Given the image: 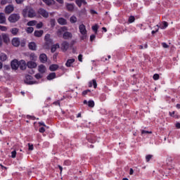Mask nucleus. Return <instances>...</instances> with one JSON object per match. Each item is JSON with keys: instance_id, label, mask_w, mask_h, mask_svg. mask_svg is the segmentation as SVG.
<instances>
[{"instance_id": "26", "label": "nucleus", "mask_w": 180, "mask_h": 180, "mask_svg": "<svg viewBox=\"0 0 180 180\" xmlns=\"http://www.w3.org/2000/svg\"><path fill=\"white\" fill-rule=\"evenodd\" d=\"M54 78H56V72L50 73L47 76V79H49V81H51V79H54Z\"/></svg>"}, {"instance_id": "27", "label": "nucleus", "mask_w": 180, "mask_h": 180, "mask_svg": "<svg viewBox=\"0 0 180 180\" xmlns=\"http://www.w3.org/2000/svg\"><path fill=\"white\" fill-rule=\"evenodd\" d=\"M43 30H39V31H35L34 32V36L36 37H41V36H43Z\"/></svg>"}, {"instance_id": "58", "label": "nucleus", "mask_w": 180, "mask_h": 180, "mask_svg": "<svg viewBox=\"0 0 180 180\" xmlns=\"http://www.w3.org/2000/svg\"><path fill=\"white\" fill-rule=\"evenodd\" d=\"M2 46V35H0V47Z\"/></svg>"}, {"instance_id": "20", "label": "nucleus", "mask_w": 180, "mask_h": 180, "mask_svg": "<svg viewBox=\"0 0 180 180\" xmlns=\"http://www.w3.org/2000/svg\"><path fill=\"white\" fill-rule=\"evenodd\" d=\"M58 23H59V25H67V20H65L64 18H59L58 19Z\"/></svg>"}, {"instance_id": "12", "label": "nucleus", "mask_w": 180, "mask_h": 180, "mask_svg": "<svg viewBox=\"0 0 180 180\" xmlns=\"http://www.w3.org/2000/svg\"><path fill=\"white\" fill-rule=\"evenodd\" d=\"M84 105H88L89 108H94L95 106V102L94 101H89L84 100L83 101Z\"/></svg>"}, {"instance_id": "19", "label": "nucleus", "mask_w": 180, "mask_h": 180, "mask_svg": "<svg viewBox=\"0 0 180 180\" xmlns=\"http://www.w3.org/2000/svg\"><path fill=\"white\" fill-rule=\"evenodd\" d=\"M42 1L48 6H51V5H54V4L56 3L54 0H42Z\"/></svg>"}, {"instance_id": "1", "label": "nucleus", "mask_w": 180, "mask_h": 180, "mask_svg": "<svg viewBox=\"0 0 180 180\" xmlns=\"http://www.w3.org/2000/svg\"><path fill=\"white\" fill-rule=\"evenodd\" d=\"M22 15L25 18H35L36 16V11L31 7H26L22 10Z\"/></svg>"}, {"instance_id": "53", "label": "nucleus", "mask_w": 180, "mask_h": 180, "mask_svg": "<svg viewBox=\"0 0 180 180\" xmlns=\"http://www.w3.org/2000/svg\"><path fill=\"white\" fill-rule=\"evenodd\" d=\"M35 78H37V79H40V78H41V75L39 73L35 75Z\"/></svg>"}, {"instance_id": "28", "label": "nucleus", "mask_w": 180, "mask_h": 180, "mask_svg": "<svg viewBox=\"0 0 180 180\" xmlns=\"http://www.w3.org/2000/svg\"><path fill=\"white\" fill-rule=\"evenodd\" d=\"M70 23H77L78 22V18L75 15H72L70 18Z\"/></svg>"}, {"instance_id": "17", "label": "nucleus", "mask_w": 180, "mask_h": 180, "mask_svg": "<svg viewBox=\"0 0 180 180\" xmlns=\"http://www.w3.org/2000/svg\"><path fill=\"white\" fill-rule=\"evenodd\" d=\"M1 40H3V41H4V43H9V36H8V34H3L1 35Z\"/></svg>"}, {"instance_id": "13", "label": "nucleus", "mask_w": 180, "mask_h": 180, "mask_svg": "<svg viewBox=\"0 0 180 180\" xmlns=\"http://www.w3.org/2000/svg\"><path fill=\"white\" fill-rule=\"evenodd\" d=\"M89 88H92V86H94V88L96 89V87L98 86V84L96 83V79H94L92 81H90L89 82Z\"/></svg>"}, {"instance_id": "31", "label": "nucleus", "mask_w": 180, "mask_h": 180, "mask_svg": "<svg viewBox=\"0 0 180 180\" xmlns=\"http://www.w3.org/2000/svg\"><path fill=\"white\" fill-rule=\"evenodd\" d=\"M11 33L13 34V36H16L18 33H19V29L14 27L11 30Z\"/></svg>"}, {"instance_id": "39", "label": "nucleus", "mask_w": 180, "mask_h": 180, "mask_svg": "<svg viewBox=\"0 0 180 180\" xmlns=\"http://www.w3.org/2000/svg\"><path fill=\"white\" fill-rule=\"evenodd\" d=\"M151 158H153V155H147L146 156V162H148Z\"/></svg>"}, {"instance_id": "3", "label": "nucleus", "mask_w": 180, "mask_h": 180, "mask_svg": "<svg viewBox=\"0 0 180 180\" xmlns=\"http://www.w3.org/2000/svg\"><path fill=\"white\" fill-rule=\"evenodd\" d=\"M19 19H20V15L16 13L11 14L8 17V20L11 22V23H16Z\"/></svg>"}, {"instance_id": "59", "label": "nucleus", "mask_w": 180, "mask_h": 180, "mask_svg": "<svg viewBox=\"0 0 180 180\" xmlns=\"http://www.w3.org/2000/svg\"><path fill=\"white\" fill-rule=\"evenodd\" d=\"M176 127L177 129H180V123H179V122H178V123L176 124Z\"/></svg>"}, {"instance_id": "48", "label": "nucleus", "mask_w": 180, "mask_h": 180, "mask_svg": "<svg viewBox=\"0 0 180 180\" xmlns=\"http://www.w3.org/2000/svg\"><path fill=\"white\" fill-rule=\"evenodd\" d=\"M45 40H46V41H49V40H50V34H46L45 35Z\"/></svg>"}, {"instance_id": "50", "label": "nucleus", "mask_w": 180, "mask_h": 180, "mask_svg": "<svg viewBox=\"0 0 180 180\" xmlns=\"http://www.w3.org/2000/svg\"><path fill=\"white\" fill-rule=\"evenodd\" d=\"M64 165H71V161H70V160H65V161L64 162Z\"/></svg>"}, {"instance_id": "44", "label": "nucleus", "mask_w": 180, "mask_h": 180, "mask_svg": "<svg viewBox=\"0 0 180 180\" xmlns=\"http://www.w3.org/2000/svg\"><path fill=\"white\" fill-rule=\"evenodd\" d=\"M43 27V22H40L37 24V29H41Z\"/></svg>"}, {"instance_id": "5", "label": "nucleus", "mask_w": 180, "mask_h": 180, "mask_svg": "<svg viewBox=\"0 0 180 180\" xmlns=\"http://www.w3.org/2000/svg\"><path fill=\"white\" fill-rule=\"evenodd\" d=\"M70 49V44L67 41H64L61 44V50L64 52L67 51Z\"/></svg>"}, {"instance_id": "45", "label": "nucleus", "mask_w": 180, "mask_h": 180, "mask_svg": "<svg viewBox=\"0 0 180 180\" xmlns=\"http://www.w3.org/2000/svg\"><path fill=\"white\" fill-rule=\"evenodd\" d=\"M11 158H16V150L11 152Z\"/></svg>"}, {"instance_id": "2", "label": "nucleus", "mask_w": 180, "mask_h": 180, "mask_svg": "<svg viewBox=\"0 0 180 180\" xmlns=\"http://www.w3.org/2000/svg\"><path fill=\"white\" fill-rule=\"evenodd\" d=\"M79 30L81 34H82V40H85L86 39V27L84 24L79 26Z\"/></svg>"}, {"instance_id": "9", "label": "nucleus", "mask_w": 180, "mask_h": 180, "mask_svg": "<svg viewBox=\"0 0 180 180\" xmlns=\"http://www.w3.org/2000/svg\"><path fill=\"white\" fill-rule=\"evenodd\" d=\"M11 68L12 70H17L19 68V62L18 60H13L11 61Z\"/></svg>"}, {"instance_id": "62", "label": "nucleus", "mask_w": 180, "mask_h": 180, "mask_svg": "<svg viewBox=\"0 0 180 180\" xmlns=\"http://www.w3.org/2000/svg\"><path fill=\"white\" fill-rule=\"evenodd\" d=\"M4 65L0 62V70H2Z\"/></svg>"}, {"instance_id": "29", "label": "nucleus", "mask_w": 180, "mask_h": 180, "mask_svg": "<svg viewBox=\"0 0 180 180\" xmlns=\"http://www.w3.org/2000/svg\"><path fill=\"white\" fill-rule=\"evenodd\" d=\"M57 49H60V44H58L53 45L51 47V51L52 53H54V52H56V50H57Z\"/></svg>"}, {"instance_id": "36", "label": "nucleus", "mask_w": 180, "mask_h": 180, "mask_svg": "<svg viewBox=\"0 0 180 180\" xmlns=\"http://www.w3.org/2000/svg\"><path fill=\"white\" fill-rule=\"evenodd\" d=\"M34 30V28H33V27H29L27 28L26 32L27 33H33Z\"/></svg>"}, {"instance_id": "34", "label": "nucleus", "mask_w": 180, "mask_h": 180, "mask_svg": "<svg viewBox=\"0 0 180 180\" xmlns=\"http://www.w3.org/2000/svg\"><path fill=\"white\" fill-rule=\"evenodd\" d=\"M167 27H168V22L164 21V22H162V25L160 26V29L164 30V29H167Z\"/></svg>"}, {"instance_id": "40", "label": "nucleus", "mask_w": 180, "mask_h": 180, "mask_svg": "<svg viewBox=\"0 0 180 180\" xmlns=\"http://www.w3.org/2000/svg\"><path fill=\"white\" fill-rule=\"evenodd\" d=\"M153 79L155 81H158V79H160V75L158 74H155L153 75Z\"/></svg>"}, {"instance_id": "35", "label": "nucleus", "mask_w": 180, "mask_h": 180, "mask_svg": "<svg viewBox=\"0 0 180 180\" xmlns=\"http://www.w3.org/2000/svg\"><path fill=\"white\" fill-rule=\"evenodd\" d=\"M134 20H136V18H134V16L131 15L129 18L128 22H129V23H133L134 22Z\"/></svg>"}, {"instance_id": "43", "label": "nucleus", "mask_w": 180, "mask_h": 180, "mask_svg": "<svg viewBox=\"0 0 180 180\" xmlns=\"http://www.w3.org/2000/svg\"><path fill=\"white\" fill-rule=\"evenodd\" d=\"M98 27H99L98 26V25H96L92 27V30H94V32H95V33H97Z\"/></svg>"}, {"instance_id": "11", "label": "nucleus", "mask_w": 180, "mask_h": 180, "mask_svg": "<svg viewBox=\"0 0 180 180\" xmlns=\"http://www.w3.org/2000/svg\"><path fill=\"white\" fill-rule=\"evenodd\" d=\"M18 67H20V70H26V67H27V65L26 64V62L25 60H20L18 63Z\"/></svg>"}, {"instance_id": "57", "label": "nucleus", "mask_w": 180, "mask_h": 180, "mask_svg": "<svg viewBox=\"0 0 180 180\" xmlns=\"http://www.w3.org/2000/svg\"><path fill=\"white\" fill-rule=\"evenodd\" d=\"M53 105L60 106V101H55V102H53Z\"/></svg>"}, {"instance_id": "49", "label": "nucleus", "mask_w": 180, "mask_h": 180, "mask_svg": "<svg viewBox=\"0 0 180 180\" xmlns=\"http://www.w3.org/2000/svg\"><path fill=\"white\" fill-rule=\"evenodd\" d=\"M28 149L30 150V151H32V150H33V148H34V147H33V145H32V144H30V143H28Z\"/></svg>"}, {"instance_id": "7", "label": "nucleus", "mask_w": 180, "mask_h": 180, "mask_svg": "<svg viewBox=\"0 0 180 180\" xmlns=\"http://www.w3.org/2000/svg\"><path fill=\"white\" fill-rule=\"evenodd\" d=\"M11 43L14 47H19L20 45V39H19V38H13Z\"/></svg>"}, {"instance_id": "16", "label": "nucleus", "mask_w": 180, "mask_h": 180, "mask_svg": "<svg viewBox=\"0 0 180 180\" xmlns=\"http://www.w3.org/2000/svg\"><path fill=\"white\" fill-rule=\"evenodd\" d=\"M41 63H46L47 61V55L42 53L39 56Z\"/></svg>"}, {"instance_id": "14", "label": "nucleus", "mask_w": 180, "mask_h": 180, "mask_svg": "<svg viewBox=\"0 0 180 180\" xmlns=\"http://www.w3.org/2000/svg\"><path fill=\"white\" fill-rule=\"evenodd\" d=\"M75 63V59L72 58V59H68L65 63L66 67H72V64Z\"/></svg>"}, {"instance_id": "42", "label": "nucleus", "mask_w": 180, "mask_h": 180, "mask_svg": "<svg viewBox=\"0 0 180 180\" xmlns=\"http://www.w3.org/2000/svg\"><path fill=\"white\" fill-rule=\"evenodd\" d=\"M153 131H146V130H142L141 131V134H151Z\"/></svg>"}, {"instance_id": "55", "label": "nucleus", "mask_w": 180, "mask_h": 180, "mask_svg": "<svg viewBox=\"0 0 180 180\" xmlns=\"http://www.w3.org/2000/svg\"><path fill=\"white\" fill-rule=\"evenodd\" d=\"M162 46L164 49H168V44H167V43H162Z\"/></svg>"}, {"instance_id": "22", "label": "nucleus", "mask_w": 180, "mask_h": 180, "mask_svg": "<svg viewBox=\"0 0 180 180\" xmlns=\"http://www.w3.org/2000/svg\"><path fill=\"white\" fill-rule=\"evenodd\" d=\"M38 71L41 72V74H44V72H46V66L44 65H40L38 67Z\"/></svg>"}, {"instance_id": "30", "label": "nucleus", "mask_w": 180, "mask_h": 180, "mask_svg": "<svg viewBox=\"0 0 180 180\" xmlns=\"http://www.w3.org/2000/svg\"><path fill=\"white\" fill-rule=\"evenodd\" d=\"M50 71H57L58 70V65H51L49 67Z\"/></svg>"}, {"instance_id": "21", "label": "nucleus", "mask_w": 180, "mask_h": 180, "mask_svg": "<svg viewBox=\"0 0 180 180\" xmlns=\"http://www.w3.org/2000/svg\"><path fill=\"white\" fill-rule=\"evenodd\" d=\"M66 8H67V10L69 12H72V11H74V4L67 3L66 4Z\"/></svg>"}, {"instance_id": "10", "label": "nucleus", "mask_w": 180, "mask_h": 180, "mask_svg": "<svg viewBox=\"0 0 180 180\" xmlns=\"http://www.w3.org/2000/svg\"><path fill=\"white\" fill-rule=\"evenodd\" d=\"M15 10V8L12 5H8L5 8V12L6 13H12L13 11Z\"/></svg>"}, {"instance_id": "15", "label": "nucleus", "mask_w": 180, "mask_h": 180, "mask_svg": "<svg viewBox=\"0 0 180 180\" xmlns=\"http://www.w3.org/2000/svg\"><path fill=\"white\" fill-rule=\"evenodd\" d=\"M27 66L28 68H36L37 67V64L35 62L30 61L27 63Z\"/></svg>"}, {"instance_id": "61", "label": "nucleus", "mask_w": 180, "mask_h": 180, "mask_svg": "<svg viewBox=\"0 0 180 180\" xmlns=\"http://www.w3.org/2000/svg\"><path fill=\"white\" fill-rule=\"evenodd\" d=\"M157 32H158V29H157L155 31L153 30L152 34H154V33H157Z\"/></svg>"}, {"instance_id": "37", "label": "nucleus", "mask_w": 180, "mask_h": 180, "mask_svg": "<svg viewBox=\"0 0 180 180\" xmlns=\"http://www.w3.org/2000/svg\"><path fill=\"white\" fill-rule=\"evenodd\" d=\"M88 94H91V90L87 89V90L83 91V92L82 93V95L83 96H85L88 95Z\"/></svg>"}, {"instance_id": "38", "label": "nucleus", "mask_w": 180, "mask_h": 180, "mask_svg": "<svg viewBox=\"0 0 180 180\" xmlns=\"http://www.w3.org/2000/svg\"><path fill=\"white\" fill-rule=\"evenodd\" d=\"M65 30H67V27H63L58 31V34H61V32H64Z\"/></svg>"}, {"instance_id": "51", "label": "nucleus", "mask_w": 180, "mask_h": 180, "mask_svg": "<svg viewBox=\"0 0 180 180\" xmlns=\"http://www.w3.org/2000/svg\"><path fill=\"white\" fill-rule=\"evenodd\" d=\"M39 133H44V131H46V129H44V127H41L39 129Z\"/></svg>"}, {"instance_id": "25", "label": "nucleus", "mask_w": 180, "mask_h": 180, "mask_svg": "<svg viewBox=\"0 0 180 180\" xmlns=\"http://www.w3.org/2000/svg\"><path fill=\"white\" fill-rule=\"evenodd\" d=\"M8 60V56L6 54L1 53L0 54V61H6Z\"/></svg>"}, {"instance_id": "24", "label": "nucleus", "mask_w": 180, "mask_h": 180, "mask_svg": "<svg viewBox=\"0 0 180 180\" xmlns=\"http://www.w3.org/2000/svg\"><path fill=\"white\" fill-rule=\"evenodd\" d=\"M28 47H29L30 50H33V51L36 50V49H37L36 43L30 42L28 44Z\"/></svg>"}, {"instance_id": "8", "label": "nucleus", "mask_w": 180, "mask_h": 180, "mask_svg": "<svg viewBox=\"0 0 180 180\" xmlns=\"http://www.w3.org/2000/svg\"><path fill=\"white\" fill-rule=\"evenodd\" d=\"M63 38L65 40H70V39H72V33L70 32H65L63 34Z\"/></svg>"}, {"instance_id": "33", "label": "nucleus", "mask_w": 180, "mask_h": 180, "mask_svg": "<svg viewBox=\"0 0 180 180\" xmlns=\"http://www.w3.org/2000/svg\"><path fill=\"white\" fill-rule=\"evenodd\" d=\"M30 58L32 61H36V60H37V56L34 53H31L30 55Z\"/></svg>"}, {"instance_id": "23", "label": "nucleus", "mask_w": 180, "mask_h": 180, "mask_svg": "<svg viewBox=\"0 0 180 180\" xmlns=\"http://www.w3.org/2000/svg\"><path fill=\"white\" fill-rule=\"evenodd\" d=\"M6 22V18L5 17V14L0 13V23L4 24Z\"/></svg>"}, {"instance_id": "46", "label": "nucleus", "mask_w": 180, "mask_h": 180, "mask_svg": "<svg viewBox=\"0 0 180 180\" xmlns=\"http://www.w3.org/2000/svg\"><path fill=\"white\" fill-rule=\"evenodd\" d=\"M100 98H101V101H105L106 100V95H105V94H103V95H101V97H100Z\"/></svg>"}, {"instance_id": "41", "label": "nucleus", "mask_w": 180, "mask_h": 180, "mask_svg": "<svg viewBox=\"0 0 180 180\" xmlns=\"http://www.w3.org/2000/svg\"><path fill=\"white\" fill-rule=\"evenodd\" d=\"M0 30H1V32H6V30H8V27L4 25H0Z\"/></svg>"}, {"instance_id": "18", "label": "nucleus", "mask_w": 180, "mask_h": 180, "mask_svg": "<svg viewBox=\"0 0 180 180\" xmlns=\"http://www.w3.org/2000/svg\"><path fill=\"white\" fill-rule=\"evenodd\" d=\"M75 2L79 8H81V6H82V4L83 5H86V1L85 0H75Z\"/></svg>"}, {"instance_id": "32", "label": "nucleus", "mask_w": 180, "mask_h": 180, "mask_svg": "<svg viewBox=\"0 0 180 180\" xmlns=\"http://www.w3.org/2000/svg\"><path fill=\"white\" fill-rule=\"evenodd\" d=\"M37 23V21L36 20H31L27 22V26H36V24Z\"/></svg>"}, {"instance_id": "60", "label": "nucleus", "mask_w": 180, "mask_h": 180, "mask_svg": "<svg viewBox=\"0 0 180 180\" xmlns=\"http://www.w3.org/2000/svg\"><path fill=\"white\" fill-rule=\"evenodd\" d=\"M170 116H172V117H174V115H175V112L173 111L172 112H169Z\"/></svg>"}, {"instance_id": "6", "label": "nucleus", "mask_w": 180, "mask_h": 180, "mask_svg": "<svg viewBox=\"0 0 180 180\" xmlns=\"http://www.w3.org/2000/svg\"><path fill=\"white\" fill-rule=\"evenodd\" d=\"M38 13L41 15V16H43V18H49V12L44 10V8H39Z\"/></svg>"}, {"instance_id": "56", "label": "nucleus", "mask_w": 180, "mask_h": 180, "mask_svg": "<svg viewBox=\"0 0 180 180\" xmlns=\"http://www.w3.org/2000/svg\"><path fill=\"white\" fill-rule=\"evenodd\" d=\"M56 1H58V4H64V0H56Z\"/></svg>"}, {"instance_id": "4", "label": "nucleus", "mask_w": 180, "mask_h": 180, "mask_svg": "<svg viewBox=\"0 0 180 180\" xmlns=\"http://www.w3.org/2000/svg\"><path fill=\"white\" fill-rule=\"evenodd\" d=\"M25 82L28 85H33V84H36V81H33V77L29 75L25 76Z\"/></svg>"}, {"instance_id": "63", "label": "nucleus", "mask_w": 180, "mask_h": 180, "mask_svg": "<svg viewBox=\"0 0 180 180\" xmlns=\"http://www.w3.org/2000/svg\"><path fill=\"white\" fill-rule=\"evenodd\" d=\"M176 107L177 108V109H180V104H176Z\"/></svg>"}, {"instance_id": "52", "label": "nucleus", "mask_w": 180, "mask_h": 180, "mask_svg": "<svg viewBox=\"0 0 180 180\" xmlns=\"http://www.w3.org/2000/svg\"><path fill=\"white\" fill-rule=\"evenodd\" d=\"M96 37L94 35V34H92V35H91L90 36V40H91V41H94V40H95V38H96Z\"/></svg>"}, {"instance_id": "54", "label": "nucleus", "mask_w": 180, "mask_h": 180, "mask_svg": "<svg viewBox=\"0 0 180 180\" xmlns=\"http://www.w3.org/2000/svg\"><path fill=\"white\" fill-rule=\"evenodd\" d=\"M78 60L80 61V63H82V55L79 54L78 56Z\"/></svg>"}, {"instance_id": "47", "label": "nucleus", "mask_w": 180, "mask_h": 180, "mask_svg": "<svg viewBox=\"0 0 180 180\" xmlns=\"http://www.w3.org/2000/svg\"><path fill=\"white\" fill-rule=\"evenodd\" d=\"M25 0H15L16 4H18V5H20L22 4H23Z\"/></svg>"}, {"instance_id": "64", "label": "nucleus", "mask_w": 180, "mask_h": 180, "mask_svg": "<svg viewBox=\"0 0 180 180\" xmlns=\"http://www.w3.org/2000/svg\"><path fill=\"white\" fill-rule=\"evenodd\" d=\"M77 117H81V112H79L77 115Z\"/></svg>"}]
</instances>
